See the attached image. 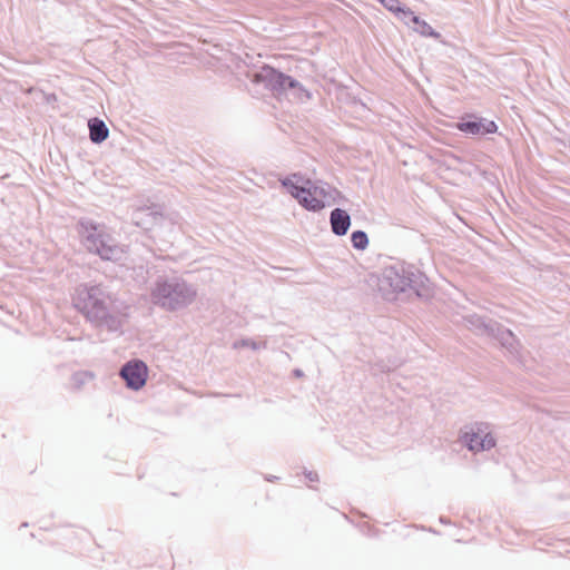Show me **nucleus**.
<instances>
[{
  "instance_id": "1",
  "label": "nucleus",
  "mask_w": 570,
  "mask_h": 570,
  "mask_svg": "<svg viewBox=\"0 0 570 570\" xmlns=\"http://www.w3.org/2000/svg\"><path fill=\"white\" fill-rule=\"evenodd\" d=\"M76 309L96 328L120 332L125 313L117 295L104 284H81L72 298Z\"/></svg>"
},
{
  "instance_id": "2",
  "label": "nucleus",
  "mask_w": 570,
  "mask_h": 570,
  "mask_svg": "<svg viewBox=\"0 0 570 570\" xmlns=\"http://www.w3.org/2000/svg\"><path fill=\"white\" fill-rule=\"evenodd\" d=\"M426 282V276L414 265L396 262L382 269L377 287L385 299L393 301L399 294L407 291L421 296Z\"/></svg>"
},
{
  "instance_id": "3",
  "label": "nucleus",
  "mask_w": 570,
  "mask_h": 570,
  "mask_svg": "<svg viewBox=\"0 0 570 570\" xmlns=\"http://www.w3.org/2000/svg\"><path fill=\"white\" fill-rule=\"evenodd\" d=\"M196 297V286L177 275L159 276L150 287V302L166 312L184 309L191 305Z\"/></svg>"
},
{
  "instance_id": "4",
  "label": "nucleus",
  "mask_w": 570,
  "mask_h": 570,
  "mask_svg": "<svg viewBox=\"0 0 570 570\" xmlns=\"http://www.w3.org/2000/svg\"><path fill=\"white\" fill-rule=\"evenodd\" d=\"M79 234L87 250L98 255L101 259L118 262L122 258L124 248L104 224L82 219L79 222Z\"/></svg>"
},
{
  "instance_id": "5",
  "label": "nucleus",
  "mask_w": 570,
  "mask_h": 570,
  "mask_svg": "<svg viewBox=\"0 0 570 570\" xmlns=\"http://www.w3.org/2000/svg\"><path fill=\"white\" fill-rule=\"evenodd\" d=\"M459 441L471 452L489 451L497 444L490 425L483 422H475L461 429Z\"/></svg>"
},
{
  "instance_id": "6",
  "label": "nucleus",
  "mask_w": 570,
  "mask_h": 570,
  "mask_svg": "<svg viewBox=\"0 0 570 570\" xmlns=\"http://www.w3.org/2000/svg\"><path fill=\"white\" fill-rule=\"evenodd\" d=\"M248 77L253 82L263 85L266 89L277 94L286 92L287 87L296 86V79L268 65H264L259 69L252 71Z\"/></svg>"
},
{
  "instance_id": "7",
  "label": "nucleus",
  "mask_w": 570,
  "mask_h": 570,
  "mask_svg": "<svg viewBox=\"0 0 570 570\" xmlns=\"http://www.w3.org/2000/svg\"><path fill=\"white\" fill-rule=\"evenodd\" d=\"M119 375L128 389L139 391L147 382L148 367L141 360L134 358L121 366Z\"/></svg>"
},
{
  "instance_id": "8",
  "label": "nucleus",
  "mask_w": 570,
  "mask_h": 570,
  "mask_svg": "<svg viewBox=\"0 0 570 570\" xmlns=\"http://www.w3.org/2000/svg\"><path fill=\"white\" fill-rule=\"evenodd\" d=\"M455 127L459 131L470 136H484L488 134H494L498 130V126L494 121L475 116L463 118Z\"/></svg>"
},
{
  "instance_id": "9",
  "label": "nucleus",
  "mask_w": 570,
  "mask_h": 570,
  "mask_svg": "<svg viewBox=\"0 0 570 570\" xmlns=\"http://www.w3.org/2000/svg\"><path fill=\"white\" fill-rule=\"evenodd\" d=\"M490 337L495 338L501 346L508 351L511 357L518 361L520 360V343L510 330L497 322V330L491 333Z\"/></svg>"
},
{
  "instance_id": "10",
  "label": "nucleus",
  "mask_w": 570,
  "mask_h": 570,
  "mask_svg": "<svg viewBox=\"0 0 570 570\" xmlns=\"http://www.w3.org/2000/svg\"><path fill=\"white\" fill-rule=\"evenodd\" d=\"M490 337L495 338L501 346L508 351L511 357L518 361L520 360V343L510 330L497 322V330L491 333Z\"/></svg>"
},
{
  "instance_id": "11",
  "label": "nucleus",
  "mask_w": 570,
  "mask_h": 570,
  "mask_svg": "<svg viewBox=\"0 0 570 570\" xmlns=\"http://www.w3.org/2000/svg\"><path fill=\"white\" fill-rule=\"evenodd\" d=\"M490 337L495 338L501 346L508 351L511 357L518 361L520 360V343L510 330L497 322V330L491 333Z\"/></svg>"
},
{
  "instance_id": "12",
  "label": "nucleus",
  "mask_w": 570,
  "mask_h": 570,
  "mask_svg": "<svg viewBox=\"0 0 570 570\" xmlns=\"http://www.w3.org/2000/svg\"><path fill=\"white\" fill-rule=\"evenodd\" d=\"M294 178L297 179V181L302 180V176L299 174H293L292 176L285 177L281 179V184L286 190L291 194L292 197H294L301 206H306V204L311 205L312 208L318 207V203H313V199L307 200L305 196V190L303 186H299L297 183L294 181Z\"/></svg>"
},
{
  "instance_id": "13",
  "label": "nucleus",
  "mask_w": 570,
  "mask_h": 570,
  "mask_svg": "<svg viewBox=\"0 0 570 570\" xmlns=\"http://www.w3.org/2000/svg\"><path fill=\"white\" fill-rule=\"evenodd\" d=\"M465 326L476 335L490 337L491 333L497 330V322L485 320L479 315L472 314L464 317Z\"/></svg>"
},
{
  "instance_id": "14",
  "label": "nucleus",
  "mask_w": 570,
  "mask_h": 570,
  "mask_svg": "<svg viewBox=\"0 0 570 570\" xmlns=\"http://www.w3.org/2000/svg\"><path fill=\"white\" fill-rule=\"evenodd\" d=\"M330 224L333 234L344 236L351 226V216L342 208H334L330 214Z\"/></svg>"
},
{
  "instance_id": "15",
  "label": "nucleus",
  "mask_w": 570,
  "mask_h": 570,
  "mask_svg": "<svg viewBox=\"0 0 570 570\" xmlns=\"http://www.w3.org/2000/svg\"><path fill=\"white\" fill-rule=\"evenodd\" d=\"M89 138L94 144H101L108 138L109 129L104 120L95 117L88 121Z\"/></svg>"
},
{
  "instance_id": "16",
  "label": "nucleus",
  "mask_w": 570,
  "mask_h": 570,
  "mask_svg": "<svg viewBox=\"0 0 570 570\" xmlns=\"http://www.w3.org/2000/svg\"><path fill=\"white\" fill-rule=\"evenodd\" d=\"M321 179L312 180L306 179L304 180L303 188L305 190V194L303 196L306 197L307 200L313 199V203H318V207L312 208L311 205L306 204V206H302L308 212H321L324 208V203L321 198L316 197V191L320 185Z\"/></svg>"
},
{
  "instance_id": "17",
  "label": "nucleus",
  "mask_w": 570,
  "mask_h": 570,
  "mask_svg": "<svg viewBox=\"0 0 570 570\" xmlns=\"http://www.w3.org/2000/svg\"><path fill=\"white\" fill-rule=\"evenodd\" d=\"M316 197L321 198L324 203V208L326 206H331L335 204L341 197L342 194L338 189L331 186L328 183L324 180H320V185L316 191Z\"/></svg>"
},
{
  "instance_id": "18",
  "label": "nucleus",
  "mask_w": 570,
  "mask_h": 570,
  "mask_svg": "<svg viewBox=\"0 0 570 570\" xmlns=\"http://www.w3.org/2000/svg\"><path fill=\"white\" fill-rule=\"evenodd\" d=\"M351 242L355 249L363 250L368 245L367 234L363 230H355L351 235Z\"/></svg>"
},
{
  "instance_id": "19",
  "label": "nucleus",
  "mask_w": 570,
  "mask_h": 570,
  "mask_svg": "<svg viewBox=\"0 0 570 570\" xmlns=\"http://www.w3.org/2000/svg\"><path fill=\"white\" fill-rule=\"evenodd\" d=\"M94 379V374L91 372H88V371H80V372H76L72 377H71V382H72V385L76 387V389H80L85 384L89 383L91 380Z\"/></svg>"
},
{
  "instance_id": "20",
  "label": "nucleus",
  "mask_w": 570,
  "mask_h": 570,
  "mask_svg": "<svg viewBox=\"0 0 570 570\" xmlns=\"http://www.w3.org/2000/svg\"><path fill=\"white\" fill-rule=\"evenodd\" d=\"M233 347L236 350L248 347V348L256 351V350L265 348L266 342H255L250 338H242V340L234 342Z\"/></svg>"
},
{
  "instance_id": "21",
  "label": "nucleus",
  "mask_w": 570,
  "mask_h": 570,
  "mask_svg": "<svg viewBox=\"0 0 570 570\" xmlns=\"http://www.w3.org/2000/svg\"><path fill=\"white\" fill-rule=\"evenodd\" d=\"M413 30L423 37H429L433 39L441 38V33L435 31L426 21H422V23L419 27H413Z\"/></svg>"
},
{
  "instance_id": "22",
  "label": "nucleus",
  "mask_w": 570,
  "mask_h": 570,
  "mask_svg": "<svg viewBox=\"0 0 570 570\" xmlns=\"http://www.w3.org/2000/svg\"><path fill=\"white\" fill-rule=\"evenodd\" d=\"M287 90H291L293 96L299 100H308L311 98V94L306 90L297 80L295 87H287Z\"/></svg>"
},
{
  "instance_id": "23",
  "label": "nucleus",
  "mask_w": 570,
  "mask_h": 570,
  "mask_svg": "<svg viewBox=\"0 0 570 570\" xmlns=\"http://www.w3.org/2000/svg\"><path fill=\"white\" fill-rule=\"evenodd\" d=\"M142 215H146L148 216L150 219L155 220L156 219V215L154 213H147L145 209H138L136 213H135V223L136 225L138 226H146L147 223H144L141 220V216Z\"/></svg>"
},
{
  "instance_id": "24",
  "label": "nucleus",
  "mask_w": 570,
  "mask_h": 570,
  "mask_svg": "<svg viewBox=\"0 0 570 570\" xmlns=\"http://www.w3.org/2000/svg\"><path fill=\"white\" fill-rule=\"evenodd\" d=\"M384 8L389 11L396 13V11L401 10V2L399 0H379Z\"/></svg>"
},
{
  "instance_id": "25",
  "label": "nucleus",
  "mask_w": 570,
  "mask_h": 570,
  "mask_svg": "<svg viewBox=\"0 0 570 570\" xmlns=\"http://www.w3.org/2000/svg\"><path fill=\"white\" fill-rule=\"evenodd\" d=\"M407 16H411V23L414 24V27H419L421 23H422V19L416 16L412 10H407V12L405 13Z\"/></svg>"
},
{
  "instance_id": "26",
  "label": "nucleus",
  "mask_w": 570,
  "mask_h": 570,
  "mask_svg": "<svg viewBox=\"0 0 570 570\" xmlns=\"http://www.w3.org/2000/svg\"><path fill=\"white\" fill-rule=\"evenodd\" d=\"M409 9H405L401 6V10L396 11V13L400 16V18L405 22V23H410L411 22V16H407L405 14L407 12Z\"/></svg>"
},
{
  "instance_id": "27",
  "label": "nucleus",
  "mask_w": 570,
  "mask_h": 570,
  "mask_svg": "<svg viewBox=\"0 0 570 570\" xmlns=\"http://www.w3.org/2000/svg\"><path fill=\"white\" fill-rule=\"evenodd\" d=\"M305 476L311 482L318 481V474L316 472H314V471H306L305 472Z\"/></svg>"
},
{
  "instance_id": "28",
  "label": "nucleus",
  "mask_w": 570,
  "mask_h": 570,
  "mask_svg": "<svg viewBox=\"0 0 570 570\" xmlns=\"http://www.w3.org/2000/svg\"><path fill=\"white\" fill-rule=\"evenodd\" d=\"M294 373H295L296 376H302L303 375L301 370H295Z\"/></svg>"
}]
</instances>
